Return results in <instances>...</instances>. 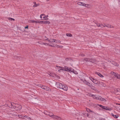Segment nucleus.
Wrapping results in <instances>:
<instances>
[{"label":"nucleus","mask_w":120,"mask_h":120,"mask_svg":"<svg viewBox=\"0 0 120 120\" xmlns=\"http://www.w3.org/2000/svg\"><path fill=\"white\" fill-rule=\"evenodd\" d=\"M9 104L11 105V108H13L15 109L17 108L18 107H19V106L20 105L19 104L14 103H10ZM9 107H10V106H9Z\"/></svg>","instance_id":"nucleus-1"},{"label":"nucleus","mask_w":120,"mask_h":120,"mask_svg":"<svg viewBox=\"0 0 120 120\" xmlns=\"http://www.w3.org/2000/svg\"><path fill=\"white\" fill-rule=\"evenodd\" d=\"M62 85H63V84L59 82H56V86L57 87L60 89L62 87Z\"/></svg>","instance_id":"nucleus-2"},{"label":"nucleus","mask_w":120,"mask_h":120,"mask_svg":"<svg viewBox=\"0 0 120 120\" xmlns=\"http://www.w3.org/2000/svg\"><path fill=\"white\" fill-rule=\"evenodd\" d=\"M62 87H61V89H62L64 90L67 91L68 89V87L65 85L63 84L62 86Z\"/></svg>","instance_id":"nucleus-3"},{"label":"nucleus","mask_w":120,"mask_h":120,"mask_svg":"<svg viewBox=\"0 0 120 120\" xmlns=\"http://www.w3.org/2000/svg\"><path fill=\"white\" fill-rule=\"evenodd\" d=\"M112 74L115 75L117 79H120V75L118 74L117 73H115L114 72H113Z\"/></svg>","instance_id":"nucleus-4"},{"label":"nucleus","mask_w":120,"mask_h":120,"mask_svg":"<svg viewBox=\"0 0 120 120\" xmlns=\"http://www.w3.org/2000/svg\"><path fill=\"white\" fill-rule=\"evenodd\" d=\"M105 26H106L107 27L109 28L113 27L112 26H111L110 25H109L107 24H103V27H105Z\"/></svg>","instance_id":"nucleus-5"},{"label":"nucleus","mask_w":120,"mask_h":120,"mask_svg":"<svg viewBox=\"0 0 120 120\" xmlns=\"http://www.w3.org/2000/svg\"><path fill=\"white\" fill-rule=\"evenodd\" d=\"M93 82L94 84L98 85H99L101 83L100 82H98V80H96L95 79L94 80H93Z\"/></svg>","instance_id":"nucleus-6"},{"label":"nucleus","mask_w":120,"mask_h":120,"mask_svg":"<svg viewBox=\"0 0 120 120\" xmlns=\"http://www.w3.org/2000/svg\"><path fill=\"white\" fill-rule=\"evenodd\" d=\"M52 118H54V119H56L58 120H59L60 119V117H58L57 116H54V115L53 116H52Z\"/></svg>","instance_id":"nucleus-7"},{"label":"nucleus","mask_w":120,"mask_h":120,"mask_svg":"<svg viewBox=\"0 0 120 120\" xmlns=\"http://www.w3.org/2000/svg\"><path fill=\"white\" fill-rule=\"evenodd\" d=\"M97 26L98 27H103V24L101 23L100 24L98 23H96Z\"/></svg>","instance_id":"nucleus-8"},{"label":"nucleus","mask_w":120,"mask_h":120,"mask_svg":"<svg viewBox=\"0 0 120 120\" xmlns=\"http://www.w3.org/2000/svg\"><path fill=\"white\" fill-rule=\"evenodd\" d=\"M111 115L112 116L114 117L115 118H117L119 117V116L118 115H114L113 114V113H111Z\"/></svg>","instance_id":"nucleus-9"},{"label":"nucleus","mask_w":120,"mask_h":120,"mask_svg":"<svg viewBox=\"0 0 120 120\" xmlns=\"http://www.w3.org/2000/svg\"><path fill=\"white\" fill-rule=\"evenodd\" d=\"M45 88V90H46L47 91H51V89L49 87L47 86H46Z\"/></svg>","instance_id":"nucleus-10"},{"label":"nucleus","mask_w":120,"mask_h":120,"mask_svg":"<svg viewBox=\"0 0 120 120\" xmlns=\"http://www.w3.org/2000/svg\"><path fill=\"white\" fill-rule=\"evenodd\" d=\"M22 108V106L20 105L19 106V107H18L17 108L15 109V110H19L21 109Z\"/></svg>","instance_id":"nucleus-11"},{"label":"nucleus","mask_w":120,"mask_h":120,"mask_svg":"<svg viewBox=\"0 0 120 120\" xmlns=\"http://www.w3.org/2000/svg\"><path fill=\"white\" fill-rule=\"evenodd\" d=\"M96 74H97L99 76L101 77V78H103L104 76L99 72H96Z\"/></svg>","instance_id":"nucleus-12"},{"label":"nucleus","mask_w":120,"mask_h":120,"mask_svg":"<svg viewBox=\"0 0 120 120\" xmlns=\"http://www.w3.org/2000/svg\"><path fill=\"white\" fill-rule=\"evenodd\" d=\"M57 67H59V68H60V69L59 70V71L60 70H62L63 71H64V67H61L58 66H57Z\"/></svg>","instance_id":"nucleus-13"},{"label":"nucleus","mask_w":120,"mask_h":120,"mask_svg":"<svg viewBox=\"0 0 120 120\" xmlns=\"http://www.w3.org/2000/svg\"><path fill=\"white\" fill-rule=\"evenodd\" d=\"M77 4L78 5L83 6V5L84 4V3L83 2H79L77 3Z\"/></svg>","instance_id":"nucleus-14"},{"label":"nucleus","mask_w":120,"mask_h":120,"mask_svg":"<svg viewBox=\"0 0 120 120\" xmlns=\"http://www.w3.org/2000/svg\"><path fill=\"white\" fill-rule=\"evenodd\" d=\"M90 59L85 58L84 59V60L86 61V63L87 62H90V60H90Z\"/></svg>","instance_id":"nucleus-15"},{"label":"nucleus","mask_w":120,"mask_h":120,"mask_svg":"<svg viewBox=\"0 0 120 120\" xmlns=\"http://www.w3.org/2000/svg\"><path fill=\"white\" fill-rule=\"evenodd\" d=\"M111 63L112 64H113L114 65L118 66V64H117V63H116L115 62L112 61L111 62Z\"/></svg>","instance_id":"nucleus-16"},{"label":"nucleus","mask_w":120,"mask_h":120,"mask_svg":"<svg viewBox=\"0 0 120 120\" xmlns=\"http://www.w3.org/2000/svg\"><path fill=\"white\" fill-rule=\"evenodd\" d=\"M120 88H115L114 89V90L115 92H119Z\"/></svg>","instance_id":"nucleus-17"},{"label":"nucleus","mask_w":120,"mask_h":120,"mask_svg":"<svg viewBox=\"0 0 120 120\" xmlns=\"http://www.w3.org/2000/svg\"><path fill=\"white\" fill-rule=\"evenodd\" d=\"M86 109L88 112H93V113H94V112L93 111L89 109L88 108H86Z\"/></svg>","instance_id":"nucleus-18"},{"label":"nucleus","mask_w":120,"mask_h":120,"mask_svg":"<svg viewBox=\"0 0 120 120\" xmlns=\"http://www.w3.org/2000/svg\"><path fill=\"white\" fill-rule=\"evenodd\" d=\"M68 67L67 66H65L64 67V71H68Z\"/></svg>","instance_id":"nucleus-19"},{"label":"nucleus","mask_w":120,"mask_h":120,"mask_svg":"<svg viewBox=\"0 0 120 120\" xmlns=\"http://www.w3.org/2000/svg\"><path fill=\"white\" fill-rule=\"evenodd\" d=\"M50 22L49 21H43L44 24H49L50 23Z\"/></svg>","instance_id":"nucleus-20"},{"label":"nucleus","mask_w":120,"mask_h":120,"mask_svg":"<svg viewBox=\"0 0 120 120\" xmlns=\"http://www.w3.org/2000/svg\"><path fill=\"white\" fill-rule=\"evenodd\" d=\"M68 71L72 72V71L73 70V69L71 68H68Z\"/></svg>","instance_id":"nucleus-21"},{"label":"nucleus","mask_w":120,"mask_h":120,"mask_svg":"<svg viewBox=\"0 0 120 120\" xmlns=\"http://www.w3.org/2000/svg\"><path fill=\"white\" fill-rule=\"evenodd\" d=\"M100 96L98 95H97L96 96V97H95V99L96 100H99Z\"/></svg>","instance_id":"nucleus-22"},{"label":"nucleus","mask_w":120,"mask_h":120,"mask_svg":"<svg viewBox=\"0 0 120 120\" xmlns=\"http://www.w3.org/2000/svg\"><path fill=\"white\" fill-rule=\"evenodd\" d=\"M48 17V15H47L45 16H44L43 17V19L45 20H47L48 19V18H47V17Z\"/></svg>","instance_id":"nucleus-23"},{"label":"nucleus","mask_w":120,"mask_h":120,"mask_svg":"<svg viewBox=\"0 0 120 120\" xmlns=\"http://www.w3.org/2000/svg\"><path fill=\"white\" fill-rule=\"evenodd\" d=\"M100 98L99 99V100H101V101H106V100L104 98H102V97L100 96V97H99Z\"/></svg>","instance_id":"nucleus-24"},{"label":"nucleus","mask_w":120,"mask_h":120,"mask_svg":"<svg viewBox=\"0 0 120 120\" xmlns=\"http://www.w3.org/2000/svg\"><path fill=\"white\" fill-rule=\"evenodd\" d=\"M92 7V5L90 4H87V7L88 8H89Z\"/></svg>","instance_id":"nucleus-25"},{"label":"nucleus","mask_w":120,"mask_h":120,"mask_svg":"<svg viewBox=\"0 0 120 120\" xmlns=\"http://www.w3.org/2000/svg\"><path fill=\"white\" fill-rule=\"evenodd\" d=\"M105 110H111V109L110 108H109L108 107H106V108H105Z\"/></svg>","instance_id":"nucleus-26"},{"label":"nucleus","mask_w":120,"mask_h":120,"mask_svg":"<svg viewBox=\"0 0 120 120\" xmlns=\"http://www.w3.org/2000/svg\"><path fill=\"white\" fill-rule=\"evenodd\" d=\"M72 72H73L75 74H78L77 72L75 70L73 69V70L72 71Z\"/></svg>","instance_id":"nucleus-27"},{"label":"nucleus","mask_w":120,"mask_h":120,"mask_svg":"<svg viewBox=\"0 0 120 120\" xmlns=\"http://www.w3.org/2000/svg\"><path fill=\"white\" fill-rule=\"evenodd\" d=\"M93 90H94L95 88L91 84V85H90V86H89Z\"/></svg>","instance_id":"nucleus-28"},{"label":"nucleus","mask_w":120,"mask_h":120,"mask_svg":"<svg viewBox=\"0 0 120 120\" xmlns=\"http://www.w3.org/2000/svg\"><path fill=\"white\" fill-rule=\"evenodd\" d=\"M90 62L92 63H94V62H95L96 60L95 59H90Z\"/></svg>","instance_id":"nucleus-29"},{"label":"nucleus","mask_w":120,"mask_h":120,"mask_svg":"<svg viewBox=\"0 0 120 120\" xmlns=\"http://www.w3.org/2000/svg\"><path fill=\"white\" fill-rule=\"evenodd\" d=\"M55 42L56 43H60L61 42V41L60 40H57L56 39H55Z\"/></svg>","instance_id":"nucleus-30"},{"label":"nucleus","mask_w":120,"mask_h":120,"mask_svg":"<svg viewBox=\"0 0 120 120\" xmlns=\"http://www.w3.org/2000/svg\"><path fill=\"white\" fill-rule=\"evenodd\" d=\"M51 41H50V42L51 43H53V42H55V39H51Z\"/></svg>","instance_id":"nucleus-31"},{"label":"nucleus","mask_w":120,"mask_h":120,"mask_svg":"<svg viewBox=\"0 0 120 120\" xmlns=\"http://www.w3.org/2000/svg\"><path fill=\"white\" fill-rule=\"evenodd\" d=\"M46 86H40L41 88L42 89H43L44 90H45V88Z\"/></svg>","instance_id":"nucleus-32"},{"label":"nucleus","mask_w":120,"mask_h":120,"mask_svg":"<svg viewBox=\"0 0 120 120\" xmlns=\"http://www.w3.org/2000/svg\"><path fill=\"white\" fill-rule=\"evenodd\" d=\"M66 35L67 36L69 37H71L72 36V35L71 34H67Z\"/></svg>","instance_id":"nucleus-33"},{"label":"nucleus","mask_w":120,"mask_h":120,"mask_svg":"<svg viewBox=\"0 0 120 120\" xmlns=\"http://www.w3.org/2000/svg\"><path fill=\"white\" fill-rule=\"evenodd\" d=\"M87 86H90V85H91V84L89 82H87L86 84Z\"/></svg>","instance_id":"nucleus-34"},{"label":"nucleus","mask_w":120,"mask_h":120,"mask_svg":"<svg viewBox=\"0 0 120 120\" xmlns=\"http://www.w3.org/2000/svg\"><path fill=\"white\" fill-rule=\"evenodd\" d=\"M31 22L33 23H38V21H36L34 20H31Z\"/></svg>","instance_id":"nucleus-35"},{"label":"nucleus","mask_w":120,"mask_h":120,"mask_svg":"<svg viewBox=\"0 0 120 120\" xmlns=\"http://www.w3.org/2000/svg\"><path fill=\"white\" fill-rule=\"evenodd\" d=\"M47 115L49 116H50L51 117H52V116H53V113H51V115H50V114H47Z\"/></svg>","instance_id":"nucleus-36"},{"label":"nucleus","mask_w":120,"mask_h":120,"mask_svg":"<svg viewBox=\"0 0 120 120\" xmlns=\"http://www.w3.org/2000/svg\"><path fill=\"white\" fill-rule=\"evenodd\" d=\"M39 5V4H36L35 5H34L33 6V7H36L38 6Z\"/></svg>","instance_id":"nucleus-37"},{"label":"nucleus","mask_w":120,"mask_h":120,"mask_svg":"<svg viewBox=\"0 0 120 120\" xmlns=\"http://www.w3.org/2000/svg\"><path fill=\"white\" fill-rule=\"evenodd\" d=\"M45 38H47L46 39H45V40H47L49 42H50V41L51 40V39H48L46 37H45Z\"/></svg>","instance_id":"nucleus-38"},{"label":"nucleus","mask_w":120,"mask_h":120,"mask_svg":"<svg viewBox=\"0 0 120 120\" xmlns=\"http://www.w3.org/2000/svg\"><path fill=\"white\" fill-rule=\"evenodd\" d=\"M90 79L93 82V80H94L95 79L93 78L92 77H89Z\"/></svg>","instance_id":"nucleus-39"},{"label":"nucleus","mask_w":120,"mask_h":120,"mask_svg":"<svg viewBox=\"0 0 120 120\" xmlns=\"http://www.w3.org/2000/svg\"><path fill=\"white\" fill-rule=\"evenodd\" d=\"M38 23H40L41 24H44L43 23V21H38Z\"/></svg>","instance_id":"nucleus-40"},{"label":"nucleus","mask_w":120,"mask_h":120,"mask_svg":"<svg viewBox=\"0 0 120 120\" xmlns=\"http://www.w3.org/2000/svg\"><path fill=\"white\" fill-rule=\"evenodd\" d=\"M9 19L10 20H13L14 21L15 20V19H14L12 18H9Z\"/></svg>","instance_id":"nucleus-41"},{"label":"nucleus","mask_w":120,"mask_h":120,"mask_svg":"<svg viewBox=\"0 0 120 120\" xmlns=\"http://www.w3.org/2000/svg\"><path fill=\"white\" fill-rule=\"evenodd\" d=\"M45 15L44 14H41L40 16V17L41 18H42V16H44Z\"/></svg>","instance_id":"nucleus-42"},{"label":"nucleus","mask_w":120,"mask_h":120,"mask_svg":"<svg viewBox=\"0 0 120 120\" xmlns=\"http://www.w3.org/2000/svg\"><path fill=\"white\" fill-rule=\"evenodd\" d=\"M96 95H94V96H93L92 97L94 99H95V97H96Z\"/></svg>","instance_id":"nucleus-43"},{"label":"nucleus","mask_w":120,"mask_h":120,"mask_svg":"<svg viewBox=\"0 0 120 120\" xmlns=\"http://www.w3.org/2000/svg\"><path fill=\"white\" fill-rule=\"evenodd\" d=\"M105 108H106V106H103V107H102V108L105 109Z\"/></svg>","instance_id":"nucleus-44"},{"label":"nucleus","mask_w":120,"mask_h":120,"mask_svg":"<svg viewBox=\"0 0 120 120\" xmlns=\"http://www.w3.org/2000/svg\"><path fill=\"white\" fill-rule=\"evenodd\" d=\"M43 43V45H48L47 43Z\"/></svg>","instance_id":"nucleus-45"},{"label":"nucleus","mask_w":120,"mask_h":120,"mask_svg":"<svg viewBox=\"0 0 120 120\" xmlns=\"http://www.w3.org/2000/svg\"><path fill=\"white\" fill-rule=\"evenodd\" d=\"M89 95H90L89 96H91V97H92L93 96H94V95L92 94H90Z\"/></svg>","instance_id":"nucleus-46"},{"label":"nucleus","mask_w":120,"mask_h":120,"mask_svg":"<svg viewBox=\"0 0 120 120\" xmlns=\"http://www.w3.org/2000/svg\"><path fill=\"white\" fill-rule=\"evenodd\" d=\"M49 45L52 47H55V46L54 45Z\"/></svg>","instance_id":"nucleus-47"},{"label":"nucleus","mask_w":120,"mask_h":120,"mask_svg":"<svg viewBox=\"0 0 120 120\" xmlns=\"http://www.w3.org/2000/svg\"><path fill=\"white\" fill-rule=\"evenodd\" d=\"M55 47H60L59 46V45H56L55 46Z\"/></svg>","instance_id":"nucleus-48"},{"label":"nucleus","mask_w":120,"mask_h":120,"mask_svg":"<svg viewBox=\"0 0 120 120\" xmlns=\"http://www.w3.org/2000/svg\"><path fill=\"white\" fill-rule=\"evenodd\" d=\"M69 58H66L65 59V60L67 61L68 60H69Z\"/></svg>","instance_id":"nucleus-49"},{"label":"nucleus","mask_w":120,"mask_h":120,"mask_svg":"<svg viewBox=\"0 0 120 120\" xmlns=\"http://www.w3.org/2000/svg\"><path fill=\"white\" fill-rule=\"evenodd\" d=\"M28 25L27 26H26L25 27V29H28Z\"/></svg>","instance_id":"nucleus-50"},{"label":"nucleus","mask_w":120,"mask_h":120,"mask_svg":"<svg viewBox=\"0 0 120 120\" xmlns=\"http://www.w3.org/2000/svg\"><path fill=\"white\" fill-rule=\"evenodd\" d=\"M43 43V42H39V43L41 44H43V43Z\"/></svg>","instance_id":"nucleus-51"},{"label":"nucleus","mask_w":120,"mask_h":120,"mask_svg":"<svg viewBox=\"0 0 120 120\" xmlns=\"http://www.w3.org/2000/svg\"><path fill=\"white\" fill-rule=\"evenodd\" d=\"M18 116L19 118H21L22 117V116L20 115H18Z\"/></svg>","instance_id":"nucleus-52"},{"label":"nucleus","mask_w":120,"mask_h":120,"mask_svg":"<svg viewBox=\"0 0 120 120\" xmlns=\"http://www.w3.org/2000/svg\"><path fill=\"white\" fill-rule=\"evenodd\" d=\"M83 6L86 7L87 6V4H84L83 5Z\"/></svg>","instance_id":"nucleus-53"},{"label":"nucleus","mask_w":120,"mask_h":120,"mask_svg":"<svg viewBox=\"0 0 120 120\" xmlns=\"http://www.w3.org/2000/svg\"><path fill=\"white\" fill-rule=\"evenodd\" d=\"M87 81H86V80H85V81H84V82L85 83V84H86V83H87Z\"/></svg>","instance_id":"nucleus-54"},{"label":"nucleus","mask_w":120,"mask_h":120,"mask_svg":"<svg viewBox=\"0 0 120 120\" xmlns=\"http://www.w3.org/2000/svg\"><path fill=\"white\" fill-rule=\"evenodd\" d=\"M46 112H47V111H44V113L45 114L47 115V114L46 113Z\"/></svg>","instance_id":"nucleus-55"},{"label":"nucleus","mask_w":120,"mask_h":120,"mask_svg":"<svg viewBox=\"0 0 120 120\" xmlns=\"http://www.w3.org/2000/svg\"><path fill=\"white\" fill-rule=\"evenodd\" d=\"M99 106L100 107H101V108H102V107H103V106L102 105H99Z\"/></svg>","instance_id":"nucleus-56"},{"label":"nucleus","mask_w":120,"mask_h":120,"mask_svg":"<svg viewBox=\"0 0 120 120\" xmlns=\"http://www.w3.org/2000/svg\"><path fill=\"white\" fill-rule=\"evenodd\" d=\"M81 80L82 81L84 82V81H85L86 80L85 79H81Z\"/></svg>","instance_id":"nucleus-57"},{"label":"nucleus","mask_w":120,"mask_h":120,"mask_svg":"<svg viewBox=\"0 0 120 120\" xmlns=\"http://www.w3.org/2000/svg\"><path fill=\"white\" fill-rule=\"evenodd\" d=\"M99 120H105V119L102 118L101 119H100Z\"/></svg>","instance_id":"nucleus-58"},{"label":"nucleus","mask_w":120,"mask_h":120,"mask_svg":"<svg viewBox=\"0 0 120 120\" xmlns=\"http://www.w3.org/2000/svg\"><path fill=\"white\" fill-rule=\"evenodd\" d=\"M90 115V114H89L87 113V116H89Z\"/></svg>","instance_id":"nucleus-59"},{"label":"nucleus","mask_w":120,"mask_h":120,"mask_svg":"<svg viewBox=\"0 0 120 120\" xmlns=\"http://www.w3.org/2000/svg\"><path fill=\"white\" fill-rule=\"evenodd\" d=\"M24 116H22V117L21 118H22V119H24Z\"/></svg>","instance_id":"nucleus-60"},{"label":"nucleus","mask_w":120,"mask_h":120,"mask_svg":"<svg viewBox=\"0 0 120 120\" xmlns=\"http://www.w3.org/2000/svg\"><path fill=\"white\" fill-rule=\"evenodd\" d=\"M24 116V117H26V118H28L27 117H28V116Z\"/></svg>","instance_id":"nucleus-61"},{"label":"nucleus","mask_w":120,"mask_h":120,"mask_svg":"<svg viewBox=\"0 0 120 120\" xmlns=\"http://www.w3.org/2000/svg\"><path fill=\"white\" fill-rule=\"evenodd\" d=\"M33 3L34 4V5H35L36 4V3L35 2H33Z\"/></svg>","instance_id":"nucleus-62"},{"label":"nucleus","mask_w":120,"mask_h":120,"mask_svg":"<svg viewBox=\"0 0 120 120\" xmlns=\"http://www.w3.org/2000/svg\"><path fill=\"white\" fill-rule=\"evenodd\" d=\"M19 57H17V59H18V60H19Z\"/></svg>","instance_id":"nucleus-63"},{"label":"nucleus","mask_w":120,"mask_h":120,"mask_svg":"<svg viewBox=\"0 0 120 120\" xmlns=\"http://www.w3.org/2000/svg\"><path fill=\"white\" fill-rule=\"evenodd\" d=\"M81 56H85V55H81Z\"/></svg>","instance_id":"nucleus-64"}]
</instances>
